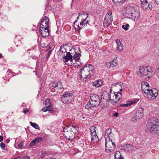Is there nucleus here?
Here are the masks:
<instances>
[{"label":"nucleus","mask_w":159,"mask_h":159,"mask_svg":"<svg viewBox=\"0 0 159 159\" xmlns=\"http://www.w3.org/2000/svg\"><path fill=\"white\" fill-rule=\"evenodd\" d=\"M148 129L154 134L159 135V120L155 118L150 119L147 124Z\"/></svg>","instance_id":"f257e3e1"},{"label":"nucleus","mask_w":159,"mask_h":159,"mask_svg":"<svg viewBox=\"0 0 159 159\" xmlns=\"http://www.w3.org/2000/svg\"><path fill=\"white\" fill-rule=\"evenodd\" d=\"M93 65L88 64L80 69V75L85 78H89L93 75Z\"/></svg>","instance_id":"f03ea898"},{"label":"nucleus","mask_w":159,"mask_h":159,"mask_svg":"<svg viewBox=\"0 0 159 159\" xmlns=\"http://www.w3.org/2000/svg\"><path fill=\"white\" fill-rule=\"evenodd\" d=\"M129 9L130 11L131 17L126 16L125 17L137 21L139 19L140 15L139 8L137 6L134 5L132 7H129Z\"/></svg>","instance_id":"7ed1b4c3"},{"label":"nucleus","mask_w":159,"mask_h":159,"mask_svg":"<svg viewBox=\"0 0 159 159\" xmlns=\"http://www.w3.org/2000/svg\"><path fill=\"white\" fill-rule=\"evenodd\" d=\"M139 75L142 74L141 77L144 76H147L148 78H150L153 75L152 68L149 66L141 67L140 68L138 72Z\"/></svg>","instance_id":"20e7f679"},{"label":"nucleus","mask_w":159,"mask_h":159,"mask_svg":"<svg viewBox=\"0 0 159 159\" xmlns=\"http://www.w3.org/2000/svg\"><path fill=\"white\" fill-rule=\"evenodd\" d=\"M105 140L106 142L105 145L106 152H109L113 151L116 147V144L114 141L111 139H106Z\"/></svg>","instance_id":"39448f33"},{"label":"nucleus","mask_w":159,"mask_h":159,"mask_svg":"<svg viewBox=\"0 0 159 159\" xmlns=\"http://www.w3.org/2000/svg\"><path fill=\"white\" fill-rule=\"evenodd\" d=\"M111 94H110L107 91L104 92L101 97V100L100 103L101 104H104V106H107L109 102V101L111 100V98L112 97Z\"/></svg>","instance_id":"423d86ee"},{"label":"nucleus","mask_w":159,"mask_h":159,"mask_svg":"<svg viewBox=\"0 0 159 159\" xmlns=\"http://www.w3.org/2000/svg\"><path fill=\"white\" fill-rule=\"evenodd\" d=\"M73 98L72 94L68 92H65L61 96V100L64 103L68 104L71 102Z\"/></svg>","instance_id":"0eeeda50"},{"label":"nucleus","mask_w":159,"mask_h":159,"mask_svg":"<svg viewBox=\"0 0 159 159\" xmlns=\"http://www.w3.org/2000/svg\"><path fill=\"white\" fill-rule=\"evenodd\" d=\"M88 14L86 12H80L79 13L78 16L77 17L76 20L74 22V23H75V22H77L78 19L80 17H81L82 19V20L80 23V25L81 26V25L82 26L80 27L79 25L77 26V27L79 28L80 29H81L82 28V26L83 25V23L85 22L86 19L88 17Z\"/></svg>","instance_id":"6e6552de"},{"label":"nucleus","mask_w":159,"mask_h":159,"mask_svg":"<svg viewBox=\"0 0 159 159\" xmlns=\"http://www.w3.org/2000/svg\"><path fill=\"white\" fill-rule=\"evenodd\" d=\"M89 102L91 104V107H97L100 103L99 96L96 94H92L90 97Z\"/></svg>","instance_id":"1a4fd4ad"},{"label":"nucleus","mask_w":159,"mask_h":159,"mask_svg":"<svg viewBox=\"0 0 159 159\" xmlns=\"http://www.w3.org/2000/svg\"><path fill=\"white\" fill-rule=\"evenodd\" d=\"M113 21L112 13L109 12L107 13L105 16V19L103 22L104 26L105 27H108L111 24Z\"/></svg>","instance_id":"9d476101"},{"label":"nucleus","mask_w":159,"mask_h":159,"mask_svg":"<svg viewBox=\"0 0 159 159\" xmlns=\"http://www.w3.org/2000/svg\"><path fill=\"white\" fill-rule=\"evenodd\" d=\"M73 56L70 52H67L63 59V61L67 65L71 66L74 64L73 60L72 59Z\"/></svg>","instance_id":"9b49d317"},{"label":"nucleus","mask_w":159,"mask_h":159,"mask_svg":"<svg viewBox=\"0 0 159 159\" xmlns=\"http://www.w3.org/2000/svg\"><path fill=\"white\" fill-rule=\"evenodd\" d=\"M148 92L149 93H147L146 94L147 98L150 100H153L157 96V91L155 89H151Z\"/></svg>","instance_id":"f8f14e48"},{"label":"nucleus","mask_w":159,"mask_h":159,"mask_svg":"<svg viewBox=\"0 0 159 159\" xmlns=\"http://www.w3.org/2000/svg\"><path fill=\"white\" fill-rule=\"evenodd\" d=\"M50 86L52 87L51 89V91L53 92L54 90H62L63 89L62 86L61 82L59 81L57 82H52L50 83Z\"/></svg>","instance_id":"ddd939ff"},{"label":"nucleus","mask_w":159,"mask_h":159,"mask_svg":"<svg viewBox=\"0 0 159 159\" xmlns=\"http://www.w3.org/2000/svg\"><path fill=\"white\" fill-rule=\"evenodd\" d=\"M95 128V127L94 126H91L90 128L91 140L93 142H96L98 140V137L96 132Z\"/></svg>","instance_id":"4468645a"},{"label":"nucleus","mask_w":159,"mask_h":159,"mask_svg":"<svg viewBox=\"0 0 159 159\" xmlns=\"http://www.w3.org/2000/svg\"><path fill=\"white\" fill-rule=\"evenodd\" d=\"M111 96L113 98L111 99V102L112 104L114 105L121 98L122 93L118 92L116 94H111Z\"/></svg>","instance_id":"2eb2a0df"},{"label":"nucleus","mask_w":159,"mask_h":159,"mask_svg":"<svg viewBox=\"0 0 159 159\" xmlns=\"http://www.w3.org/2000/svg\"><path fill=\"white\" fill-rule=\"evenodd\" d=\"M49 20L48 17L45 16L41 21L40 25V29L48 28Z\"/></svg>","instance_id":"dca6fc26"},{"label":"nucleus","mask_w":159,"mask_h":159,"mask_svg":"<svg viewBox=\"0 0 159 159\" xmlns=\"http://www.w3.org/2000/svg\"><path fill=\"white\" fill-rule=\"evenodd\" d=\"M142 90L145 93H149V91L150 90L149 84L146 81H143L141 84Z\"/></svg>","instance_id":"f3484780"},{"label":"nucleus","mask_w":159,"mask_h":159,"mask_svg":"<svg viewBox=\"0 0 159 159\" xmlns=\"http://www.w3.org/2000/svg\"><path fill=\"white\" fill-rule=\"evenodd\" d=\"M111 87L114 88L116 87L117 88H119L120 92H122L123 90H124L127 88V86L126 84L125 83H115L112 84L111 85Z\"/></svg>","instance_id":"a211bd4d"},{"label":"nucleus","mask_w":159,"mask_h":159,"mask_svg":"<svg viewBox=\"0 0 159 159\" xmlns=\"http://www.w3.org/2000/svg\"><path fill=\"white\" fill-rule=\"evenodd\" d=\"M70 128H71V126H66L63 128V131L65 133L64 134V135L65 134L66 135L65 136V137H66V136L69 137L68 138H66L69 140L70 139L71 140L73 137L71 135H69V133L71 132V131H70Z\"/></svg>","instance_id":"6ab92c4d"},{"label":"nucleus","mask_w":159,"mask_h":159,"mask_svg":"<svg viewBox=\"0 0 159 159\" xmlns=\"http://www.w3.org/2000/svg\"><path fill=\"white\" fill-rule=\"evenodd\" d=\"M45 106L46 107L42 109L43 112L50 111L51 109V103L49 99H46L45 101Z\"/></svg>","instance_id":"aec40b11"},{"label":"nucleus","mask_w":159,"mask_h":159,"mask_svg":"<svg viewBox=\"0 0 159 159\" xmlns=\"http://www.w3.org/2000/svg\"><path fill=\"white\" fill-rule=\"evenodd\" d=\"M67 52L64 48L60 47L59 50L57 52V54L59 57L62 58L63 59Z\"/></svg>","instance_id":"412c9836"},{"label":"nucleus","mask_w":159,"mask_h":159,"mask_svg":"<svg viewBox=\"0 0 159 159\" xmlns=\"http://www.w3.org/2000/svg\"><path fill=\"white\" fill-rule=\"evenodd\" d=\"M143 115V108H139L136 112L135 116L137 118H142Z\"/></svg>","instance_id":"4be33fe9"},{"label":"nucleus","mask_w":159,"mask_h":159,"mask_svg":"<svg viewBox=\"0 0 159 159\" xmlns=\"http://www.w3.org/2000/svg\"><path fill=\"white\" fill-rule=\"evenodd\" d=\"M39 31L41 35L43 37L48 36L49 35L48 28L42 29H39Z\"/></svg>","instance_id":"5701e85b"},{"label":"nucleus","mask_w":159,"mask_h":159,"mask_svg":"<svg viewBox=\"0 0 159 159\" xmlns=\"http://www.w3.org/2000/svg\"><path fill=\"white\" fill-rule=\"evenodd\" d=\"M70 126H71V128H70V131H71V132H70L71 134V132H72L73 134L77 132H78L79 130V128L78 126L77 125V124L73 123L72 125H70Z\"/></svg>","instance_id":"b1692460"},{"label":"nucleus","mask_w":159,"mask_h":159,"mask_svg":"<svg viewBox=\"0 0 159 159\" xmlns=\"http://www.w3.org/2000/svg\"><path fill=\"white\" fill-rule=\"evenodd\" d=\"M116 43L117 45V49L118 51L120 52L123 49V45L119 39H117L116 41Z\"/></svg>","instance_id":"393cba45"},{"label":"nucleus","mask_w":159,"mask_h":159,"mask_svg":"<svg viewBox=\"0 0 159 159\" xmlns=\"http://www.w3.org/2000/svg\"><path fill=\"white\" fill-rule=\"evenodd\" d=\"M111 129L110 128H108L106 130L104 135L105 140L111 139L110 135L111 134Z\"/></svg>","instance_id":"a878e982"},{"label":"nucleus","mask_w":159,"mask_h":159,"mask_svg":"<svg viewBox=\"0 0 159 159\" xmlns=\"http://www.w3.org/2000/svg\"><path fill=\"white\" fill-rule=\"evenodd\" d=\"M80 48H79V51L80 53L75 52V54L73 56V58L75 60V62H77L79 61L80 58V57L81 56V52L80 50Z\"/></svg>","instance_id":"bb28decb"},{"label":"nucleus","mask_w":159,"mask_h":159,"mask_svg":"<svg viewBox=\"0 0 159 159\" xmlns=\"http://www.w3.org/2000/svg\"><path fill=\"white\" fill-rule=\"evenodd\" d=\"M102 84V82L101 80H98L95 81L93 83V86L95 87H98L100 86Z\"/></svg>","instance_id":"cd10ccee"},{"label":"nucleus","mask_w":159,"mask_h":159,"mask_svg":"<svg viewBox=\"0 0 159 159\" xmlns=\"http://www.w3.org/2000/svg\"><path fill=\"white\" fill-rule=\"evenodd\" d=\"M115 157L116 159H124L121 156L120 152L118 151L115 152Z\"/></svg>","instance_id":"c85d7f7f"},{"label":"nucleus","mask_w":159,"mask_h":159,"mask_svg":"<svg viewBox=\"0 0 159 159\" xmlns=\"http://www.w3.org/2000/svg\"><path fill=\"white\" fill-rule=\"evenodd\" d=\"M30 123L32 126L36 129H39L40 128L39 126L36 123H33L32 122L30 121Z\"/></svg>","instance_id":"c756f323"},{"label":"nucleus","mask_w":159,"mask_h":159,"mask_svg":"<svg viewBox=\"0 0 159 159\" xmlns=\"http://www.w3.org/2000/svg\"><path fill=\"white\" fill-rule=\"evenodd\" d=\"M111 62L112 63V67H115L117 64V60L116 57H115L113 59L112 61Z\"/></svg>","instance_id":"7c9ffc66"},{"label":"nucleus","mask_w":159,"mask_h":159,"mask_svg":"<svg viewBox=\"0 0 159 159\" xmlns=\"http://www.w3.org/2000/svg\"><path fill=\"white\" fill-rule=\"evenodd\" d=\"M132 146L130 144H127L125 147V149L126 151L132 150Z\"/></svg>","instance_id":"2f4dec72"},{"label":"nucleus","mask_w":159,"mask_h":159,"mask_svg":"<svg viewBox=\"0 0 159 159\" xmlns=\"http://www.w3.org/2000/svg\"><path fill=\"white\" fill-rule=\"evenodd\" d=\"M139 101V99L138 98H134L130 101H129L130 105L134 104L137 103Z\"/></svg>","instance_id":"473e14b6"},{"label":"nucleus","mask_w":159,"mask_h":159,"mask_svg":"<svg viewBox=\"0 0 159 159\" xmlns=\"http://www.w3.org/2000/svg\"><path fill=\"white\" fill-rule=\"evenodd\" d=\"M149 6V3L147 2L143 4H141V6L144 9L148 10V6Z\"/></svg>","instance_id":"72a5a7b5"},{"label":"nucleus","mask_w":159,"mask_h":159,"mask_svg":"<svg viewBox=\"0 0 159 159\" xmlns=\"http://www.w3.org/2000/svg\"><path fill=\"white\" fill-rule=\"evenodd\" d=\"M124 0H112L114 4L116 6L118 5L119 3L121 2Z\"/></svg>","instance_id":"f704fd0d"},{"label":"nucleus","mask_w":159,"mask_h":159,"mask_svg":"<svg viewBox=\"0 0 159 159\" xmlns=\"http://www.w3.org/2000/svg\"><path fill=\"white\" fill-rule=\"evenodd\" d=\"M129 27V25L128 24H125L124 25L122 26V27L123 29L125 30H128Z\"/></svg>","instance_id":"c9c22d12"},{"label":"nucleus","mask_w":159,"mask_h":159,"mask_svg":"<svg viewBox=\"0 0 159 159\" xmlns=\"http://www.w3.org/2000/svg\"><path fill=\"white\" fill-rule=\"evenodd\" d=\"M25 141H22L20 142L18 144V146L19 148H24L23 146L24 143Z\"/></svg>","instance_id":"e433bc0d"},{"label":"nucleus","mask_w":159,"mask_h":159,"mask_svg":"<svg viewBox=\"0 0 159 159\" xmlns=\"http://www.w3.org/2000/svg\"><path fill=\"white\" fill-rule=\"evenodd\" d=\"M34 141L36 144L39 143L42 140V138L41 137H39L35 139H33Z\"/></svg>","instance_id":"4c0bfd02"},{"label":"nucleus","mask_w":159,"mask_h":159,"mask_svg":"<svg viewBox=\"0 0 159 159\" xmlns=\"http://www.w3.org/2000/svg\"><path fill=\"white\" fill-rule=\"evenodd\" d=\"M120 105L121 107H128L130 106L131 105L129 101H128L126 103L124 104H120Z\"/></svg>","instance_id":"58836bf2"},{"label":"nucleus","mask_w":159,"mask_h":159,"mask_svg":"<svg viewBox=\"0 0 159 159\" xmlns=\"http://www.w3.org/2000/svg\"><path fill=\"white\" fill-rule=\"evenodd\" d=\"M106 66L108 68H110L111 67H112V63L111 62H108L105 63Z\"/></svg>","instance_id":"ea45409f"},{"label":"nucleus","mask_w":159,"mask_h":159,"mask_svg":"<svg viewBox=\"0 0 159 159\" xmlns=\"http://www.w3.org/2000/svg\"><path fill=\"white\" fill-rule=\"evenodd\" d=\"M91 106V104L89 102V103H88L85 106V108L87 109H89L90 108Z\"/></svg>","instance_id":"a19ab883"},{"label":"nucleus","mask_w":159,"mask_h":159,"mask_svg":"<svg viewBox=\"0 0 159 159\" xmlns=\"http://www.w3.org/2000/svg\"><path fill=\"white\" fill-rule=\"evenodd\" d=\"M35 144H36V143H35V142H34V140H33L30 143V144H29V146L30 147H33V146L34 145H35Z\"/></svg>","instance_id":"79ce46f5"},{"label":"nucleus","mask_w":159,"mask_h":159,"mask_svg":"<svg viewBox=\"0 0 159 159\" xmlns=\"http://www.w3.org/2000/svg\"><path fill=\"white\" fill-rule=\"evenodd\" d=\"M0 147L1 148L3 149L5 148V144L4 143L2 142L0 143Z\"/></svg>","instance_id":"37998d69"},{"label":"nucleus","mask_w":159,"mask_h":159,"mask_svg":"<svg viewBox=\"0 0 159 159\" xmlns=\"http://www.w3.org/2000/svg\"><path fill=\"white\" fill-rule=\"evenodd\" d=\"M141 1V4H144L147 2V0H140Z\"/></svg>","instance_id":"c03bdc74"},{"label":"nucleus","mask_w":159,"mask_h":159,"mask_svg":"<svg viewBox=\"0 0 159 159\" xmlns=\"http://www.w3.org/2000/svg\"><path fill=\"white\" fill-rule=\"evenodd\" d=\"M90 22V21L89 20H87L85 23H83V25H84V26H87V24H89V23Z\"/></svg>","instance_id":"a18cd8bd"},{"label":"nucleus","mask_w":159,"mask_h":159,"mask_svg":"<svg viewBox=\"0 0 159 159\" xmlns=\"http://www.w3.org/2000/svg\"><path fill=\"white\" fill-rule=\"evenodd\" d=\"M152 4H149V6H148V10L152 9Z\"/></svg>","instance_id":"49530a36"},{"label":"nucleus","mask_w":159,"mask_h":159,"mask_svg":"<svg viewBox=\"0 0 159 159\" xmlns=\"http://www.w3.org/2000/svg\"><path fill=\"white\" fill-rule=\"evenodd\" d=\"M28 111H29V110L27 109H26L24 110L23 111V112L25 114V113H27Z\"/></svg>","instance_id":"de8ad7c7"},{"label":"nucleus","mask_w":159,"mask_h":159,"mask_svg":"<svg viewBox=\"0 0 159 159\" xmlns=\"http://www.w3.org/2000/svg\"><path fill=\"white\" fill-rule=\"evenodd\" d=\"M156 18L157 20H159V14L157 13L156 14Z\"/></svg>","instance_id":"09e8293b"},{"label":"nucleus","mask_w":159,"mask_h":159,"mask_svg":"<svg viewBox=\"0 0 159 159\" xmlns=\"http://www.w3.org/2000/svg\"><path fill=\"white\" fill-rule=\"evenodd\" d=\"M113 115L114 116L116 117H117L118 116V112H116Z\"/></svg>","instance_id":"8fccbe9b"},{"label":"nucleus","mask_w":159,"mask_h":159,"mask_svg":"<svg viewBox=\"0 0 159 159\" xmlns=\"http://www.w3.org/2000/svg\"><path fill=\"white\" fill-rule=\"evenodd\" d=\"M80 120H83L84 121V119H85V118L83 116H81L80 117Z\"/></svg>","instance_id":"3c124183"},{"label":"nucleus","mask_w":159,"mask_h":159,"mask_svg":"<svg viewBox=\"0 0 159 159\" xmlns=\"http://www.w3.org/2000/svg\"><path fill=\"white\" fill-rule=\"evenodd\" d=\"M3 138L2 136H0V142H2L3 141Z\"/></svg>","instance_id":"603ef678"},{"label":"nucleus","mask_w":159,"mask_h":159,"mask_svg":"<svg viewBox=\"0 0 159 159\" xmlns=\"http://www.w3.org/2000/svg\"><path fill=\"white\" fill-rule=\"evenodd\" d=\"M155 2L157 5L159 4V0H154Z\"/></svg>","instance_id":"864d4df0"},{"label":"nucleus","mask_w":159,"mask_h":159,"mask_svg":"<svg viewBox=\"0 0 159 159\" xmlns=\"http://www.w3.org/2000/svg\"><path fill=\"white\" fill-rule=\"evenodd\" d=\"M10 141V139H7L6 140V142L7 143H8Z\"/></svg>","instance_id":"5fc2aeb1"},{"label":"nucleus","mask_w":159,"mask_h":159,"mask_svg":"<svg viewBox=\"0 0 159 159\" xmlns=\"http://www.w3.org/2000/svg\"><path fill=\"white\" fill-rule=\"evenodd\" d=\"M73 133L71 132V134L70 133H69V135H71L73 137H73L72 136V135H73Z\"/></svg>","instance_id":"6e6d98bb"},{"label":"nucleus","mask_w":159,"mask_h":159,"mask_svg":"<svg viewBox=\"0 0 159 159\" xmlns=\"http://www.w3.org/2000/svg\"><path fill=\"white\" fill-rule=\"evenodd\" d=\"M20 157H18L15 158H14L13 159H20Z\"/></svg>","instance_id":"4d7b16f0"},{"label":"nucleus","mask_w":159,"mask_h":159,"mask_svg":"<svg viewBox=\"0 0 159 159\" xmlns=\"http://www.w3.org/2000/svg\"><path fill=\"white\" fill-rule=\"evenodd\" d=\"M26 159H30V157H29L28 156H26L25 157Z\"/></svg>","instance_id":"13d9d810"},{"label":"nucleus","mask_w":159,"mask_h":159,"mask_svg":"<svg viewBox=\"0 0 159 159\" xmlns=\"http://www.w3.org/2000/svg\"><path fill=\"white\" fill-rule=\"evenodd\" d=\"M2 57V55L1 54H0V58H1Z\"/></svg>","instance_id":"bf43d9fd"},{"label":"nucleus","mask_w":159,"mask_h":159,"mask_svg":"<svg viewBox=\"0 0 159 159\" xmlns=\"http://www.w3.org/2000/svg\"><path fill=\"white\" fill-rule=\"evenodd\" d=\"M51 52V51H49V52H48L49 55H50V54Z\"/></svg>","instance_id":"052dcab7"},{"label":"nucleus","mask_w":159,"mask_h":159,"mask_svg":"<svg viewBox=\"0 0 159 159\" xmlns=\"http://www.w3.org/2000/svg\"><path fill=\"white\" fill-rule=\"evenodd\" d=\"M127 14H128V15H129L128 13H127V12H126V13L125 14V15L126 16L127 15Z\"/></svg>","instance_id":"680f3d73"},{"label":"nucleus","mask_w":159,"mask_h":159,"mask_svg":"<svg viewBox=\"0 0 159 159\" xmlns=\"http://www.w3.org/2000/svg\"><path fill=\"white\" fill-rule=\"evenodd\" d=\"M56 1H61V0H56Z\"/></svg>","instance_id":"e2e57ef3"},{"label":"nucleus","mask_w":159,"mask_h":159,"mask_svg":"<svg viewBox=\"0 0 159 159\" xmlns=\"http://www.w3.org/2000/svg\"><path fill=\"white\" fill-rule=\"evenodd\" d=\"M158 69L159 70V65L158 66Z\"/></svg>","instance_id":"0e129e2a"},{"label":"nucleus","mask_w":159,"mask_h":159,"mask_svg":"<svg viewBox=\"0 0 159 159\" xmlns=\"http://www.w3.org/2000/svg\"><path fill=\"white\" fill-rule=\"evenodd\" d=\"M116 100L115 98H114V101Z\"/></svg>","instance_id":"69168bd1"}]
</instances>
